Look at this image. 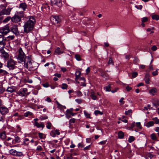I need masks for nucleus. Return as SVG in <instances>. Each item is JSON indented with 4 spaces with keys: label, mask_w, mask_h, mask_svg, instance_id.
<instances>
[{
    "label": "nucleus",
    "mask_w": 159,
    "mask_h": 159,
    "mask_svg": "<svg viewBox=\"0 0 159 159\" xmlns=\"http://www.w3.org/2000/svg\"><path fill=\"white\" fill-rule=\"evenodd\" d=\"M27 5L25 3H21L19 6V8L22 9L24 11L27 8Z\"/></svg>",
    "instance_id": "nucleus-20"
},
{
    "label": "nucleus",
    "mask_w": 159,
    "mask_h": 159,
    "mask_svg": "<svg viewBox=\"0 0 159 159\" xmlns=\"http://www.w3.org/2000/svg\"><path fill=\"white\" fill-rule=\"evenodd\" d=\"M101 75L104 79L105 80H106L108 79L109 77L108 75L103 71L101 72Z\"/></svg>",
    "instance_id": "nucleus-18"
},
{
    "label": "nucleus",
    "mask_w": 159,
    "mask_h": 159,
    "mask_svg": "<svg viewBox=\"0 0 159 159\" xmlns=\"http://www.w3.org/2000/svg\"><path fill=\"white\" fill-rule=\"evenodd\" d=\"M9 152L12 155L17 157H20L23 155V153L22 152H17L16 150L13 149L10 150L9 151Z\"/></svg>",
    "instance_id": "nucleus-8"
},
{
    "label": "nucleus",
    "mask_w": 159,
    "mask_h": 159,
    "mask_svg": "<svg viewBox=\"0 0 159 159\" xmlns=\"http://www.w3.org/2000/svg\"><path fill=\"white\" fill-rule=\"evenodd\" d=\"M39 137L40 139H43V134L42 133H39L38 134Z\"/></svg>",
    "instance_id": "nucleus-58"
},
{
    "label": "nucleus",
    "mask_w": 159,
    "mask_h": 159,
    "mask_svg": "<svg viewBox=\"0 0 159 159\" xmlns=\"http://www.w3.org/2000/svg\"><path fill=\"white\" fill-rule=\"evenodd\" d=\"M15 89L13 87H8L6 89L7 92L10 93H12L15 91Z\"/></svg>",
    "instance_id": "nucleus-19"
},
{
    "label": "nucleus",
    "mask_w": 159,
    "mask_h": 159,
    "mask_svg": "<svg viewBox=\"0 0 159 159\" xmlns=\"http://www.w3.org/2000/svg\"><path fill=\"white\" fill-rule=\"evenodd\" d=\"M104 89L106 91H111V85L109 84L104 88Z\"/></svg>",
    "instance_id": "nucleus-31"
},
{
    "label": "nucleus",
    "mask_w": 159,
    "mask_h": 159,
    "mask_svg": "<svg viewBox=\"0 0 159 159\" xmlns=\"http://www.w3.org/2000/svg\"><path fill=\"white\" fill-rule=\"evenodd\" d=\"M11 30L15 34H19V32L18 30L17 26L16 25H13L11 28Z\"/></svg>",
    "instance_id": "nucleus-14"
},
{
    "label": "nucleus",
    "mask_w": 159,
    "mask_h": 159,
    "mask_svg": "<svg viewBox=\"0 0 159 159\" xmlns=\"http://www.w3.org/2000/svg\"><path fill=\"white\" fill-rule=\"evenodd\" d=\"M148 18L146 17H144L142 19V22H144L147 21L148 20Z\"/></svg>",
    "instance_id": "nucleus-60"
},
{
    "label": "nucleus",
    "mask_w": 159,
    "mask_h": 159,
    "mask_svg": "<svg viewBox=\"0 0 159 159\" xmlns=\"http://www.w3.org/2000/svg\"><path fill=\"white\" fill-rule=\"evenodd\" d=\"M94 113L96 115H97L98 114H100V115H102L103 114V113L102 112H101L98 110L95 111H94Z\"/></svg>",
    "instance_id": "nucleus-44"
},
{
    "label": "nucleus",
    "mask_w": 159,
    "mask_h": 159,
    "mask_svg": "<svg viewBox=\"0 0 159 159\" xmlns=\"http://www.w3.org/2000/svg\"><path fill=\"white\" fill-rule=\"evenodd\" d=\"M51 2L52 5H55L58 7H60L61 6L60 0H51Z\"/></svg>",
    "instance_id": "nucleus-13"
},
{
    "label": "nucleus",
    "mask_w": 159,
    "mask_h": 159,
    "mask_svg": "<svg viewBox=\"0 0 159 159\" xmlns=\"http://www.w3.org/2000/svg\"><path fill=\"white\" fill-rule=\"evenodd\" d=\"M126 89L127 91H129L132 89V88L129 87V86H127L126 87Z\"/></svg>",
    "instance_id": "nucleus-61"
},
{
    "label": "nucleus",
    "mask_w": 159,
    "mask_h": 159,
    "mask_svg": "<svg viewBox=\"0 0 159 159\" xmlns=\"http://www.w3.org/2000/svg\"><path fill=\"white\" fill-rule=\"evenodd\" d=\"M47 125H46V127L49 129H50L52 124L51 123L49 122H48L47 123Z\"/></svg>",
    "instance_id": "nucleus-41"
},
{
    "label": "nucleus",
    "mask_w": 159,
    "mask_h": 159,
    "mask_svg": "<svg viewBox=\"0 0 159 159\" xmlns=\"http://www.w3.org/2000/svg\"><path fill=\"white\" fill-rule=\"evenodd\" d=\"M134 140V138L132 136H130L129 139L128 141L129 143H131Z\"/></svg>",
    "instance_id": "nucleus-37"
},
{
    "label": "nucleus",
    "mask_w": 159,
    "mask_h": 159,
    "mask_svg": "<svg viewBox=\"0 0 159 159\" xmlns=\"http://www.w3.org/2000/svg\"><path fill=\"white\" fill-rule=\"evenodd\" d=\"M63 52V51L61 50L59 47H57L55 50V53L58 55H60Z\"/></svg>",
    "instance_id": "nucleus-21"
},
{
    "label": "nucleus",
    "mask_w": 159,
    "mask_h": 159,
    "mask_svg": "<svg viewBox=\"0 0 159 159\" xmlns=\"http://www.w3.org/2000/svg\"><path fill=\"white\" fill-rule=\"evenodd\" d=\"M157 49V47L155 46V45H154L151 48V49L153 51H155Z\"/></svg>",
    "instance_id": "nucleus-54"
},
{
    "label": "nucleus",
    "mask_w": 159,
    "mask_h": 159,
    "mask_svg": "<svg viewBox=\"0 0 159 159\" xmlns=\"http://www.w3.org/2000/svg\"><path fill=\"white\" fill-rule=\"evenodd\" d=\"M35 20L32 16L30 17L29 20L25 22L24 25V32L28 33L32 30L34 27V24Z\"/></svg>",
    "instance_id": "nucleus-1"
},
{
    "label": "nucleus",
    "mask_w": 159,
    "mask_h": 159,
    "mask_svg": "<svg viewBox=\"0 0 159 159\" xmlns=\"http://www.w3.org/2000/svg\"><path fill=\"white\" fill-rule=\"evenodd\" d=\"M112 58H109V59L108 61V64H112Z\"/></svg>",
    "instance_id": "nucleus-63"
},
{
    "label": "nucleus",
    "mask_w": 159,
    "mask_h": 159,
    "mask_svg": "<svg viewBox=\"0 0 159 159\" xmlns=\"http://www.w3.org/2000/svg\"><path fill=\"white\" fill-rule=\"evenodd\" d=\"M151 139L153 140H155L157 139L156 136L154 134H151Z\"/></svg>",
    "instance_id": "nucleus-46"
},
{
    "label": "nucleus",
    "mask_w": 159,
    "mask_h": 159,
    "mask_svg": "<svg viewBox=\"0 0 159 159\" xmlns=\"http://www.w3.org/2000/svg\"><path fill=\"white\" fill-rule=\"evenodd\" d=\"M0 52L2 54V56L5 58H6L9 57V55L8 54L5 52L3 50H1Z\"/></svg>",
    "instance_id": "nucleus-22"
},
{
    "label": "nucleus",
    "mask_w": 159,
    "mask_h": 159,
    "mask_svg": "<svg viewBox=\"0 0 159 159\" xmlns=\"http://www.w3.org/2000/svg\"><path fill=\"white\" fill-rule=\"evenodd\" d=\"M157 92V90L156 89L153 88L149 90V93L152 95H154Z\"/></svg>",
    "instance_id": "nucleus-23"
},
{
    "label": "nucleus",
    "mask_w": 159,
    "mask_h": 159,
    "mask_svg": "<svg viewBox=\"0 0 159 159\" xmlns=\"http://www.w3.org/2000/svg\"><path fill=\"white\" fill-rule=\"evenodd\" d=\"M136 126L139 129H141V124L140 122L136 123Z\"/></svg>",
    "instance_id": "nucleus-51"
},
{
    "label": "nucleus",
    "mask_w": 159,
    "mask_h": 159,
    "mask_svg": "<svg viewBox=\"0 0 159 159\" xmlns=\"http://www.w3.org/2000/svg\"><path fill=\"white\" fill-rule=\"evenodd\" d=\"M5 89L2 86H0V94H2L5 91Z\"/></svg>",
    "instance_id": "nucleus-39"
},
{
    "label": "nucleus",
    "mask_w": 159,
    "mask_h": 159,
    "mask_svg": "<svg viewBox=\"0 0 159 159\" xmlns=\"http://www.w3.org/2000/svg\"><path fill=\"white\" fill-rule=\"evenodd\" d=\"M6 39H4V37L2 35H0V45H1V48H4L6 44Z\"/></svg>",
    "instance_id": "nucleus-10"
},
{
    "label": "nucleus",
    "mask_w": 159,
    "mask_h": 159,
    "mask_svg": "<svg viewBox=\"0 0 159 159\" xmlns=\"http://www.w3.org/2000/svg\"><path fill=\"white\" fill-rule=\"evenodd\" d=\"M50 20L54 24H57L60 21V19L59 18L58 16H54L51 17Z\"/></svg>",
    "instance_id": "nucleus-9"
},
{
    "label": "nucleus",
    "mask_w": 159,
    "mask_h": 159,
    "mask_svg": "<svg viewBox=\"0 0 159 159\" xmlns=\"http://www.w3.org/2000/svg\"><path fill=\"white\" fill-rule=\"evenodd\" d=\"M75 101L79 103H80L82 102V100L81 99H76Z\"/></svg>",
    "instance_id": "nucleus-62"
},
{
    "label": "nucleus",
    "mask_w": 159,
    "mask_h": 159,
    "mask_svg": "<svg viewBox=\"0 0 159 159\" xmlns=\"http://www.w3.org/2000/svg\"><path fill=\"white\" fill-rule=\"evenodd\" d=\"M150 75L148 73L146 74L144 78V80L146 84H149Z\"/></svg>",
    "instance_id": "nucleus-15"
},
{
    "label": "nucleus",
    "mask_w": 159,
    "mask_h": 159,
    "mask_svg": "<svg viewBox=\"0 0 159 159\" xmlns=\"http://www.w3.org/2000/svg\"><path fill=\"white\" fill-rule=\"evenodd\" d=\"M84 114L85 116L87 118H91V117L90 116V115L88 112H86L85 111H84Z\"/></svg>",
    "instance_id": "nucleus-36"
},
{
    "label": "nucleus",
    "mask_w": 159,
    "mask_h": 159,
    "mask_svg": "<svg viewBox=\"0 0 159 159\" xmlns=\"http://www.w3.org/2000/svg\"><path fill=\"white\" fill-rule=\"evenodd\" d=\"M76 93L78 96L81 97L82 95V93L80 91H77Z\"/></svg>",
    "instance_id": "nucleus-50"
},
{
    "label": "nucleus",
    "mask_w": 159,
    "mask_h": 159,
    "mask_svg": "<svg viewBox=\"0 0 159 159\" xmlns=\"http://www.w3.org/2000/svg\"><path fill=\"white\" fill-rule=\"evenodd\" d=\"M8 73L6 70L0 69V75H7Z\"/></svg>",
    "instance_id": "nucleus-29"
},
{
    "label": "nucleus",
    "mask_w": 159,
    "mask_h": 159,
    "mask_svg": "<svg viewBox=\"0 0 159 159\" xmlns=\"http://www.w3.org/2000/svg\"><path fill=\"white\" fill-rule=\"evenodd\" d=\"M10 29L8 25L2 28L0 30V32L3 35L6 34L10 31Z\"/></svg>",
    "instance_id": "nucleus-7"
},
{
    "label": "nucleus",
    "mask_w": 159,
    "mask_h": 159,
    "mask_svg": "<svg viewBox=\"0 0 159 159\" xmlns=\"http://www.w3.org/2000/svg\"><path fill=\"white\" fill-rule=\"evenodd\" d=\"M106 143V141H103L100 142L99 143L101 145H104Z\"/></svg>",
    "instance_id": "nucleus-64"
},
{
    "label": "nucleus",
    "mask_w": 159,
    "mask_h": 159,
    "mask_svg": "<svg viewBox=\"0 0 159 159\" xmlns=\"http://www.w3.org/2000/svg\"><path fill=\"white\" fill-rule=\"evenodd\" d=\"M24 13L23 11L17 12L11 18V21L13 22L17 23L20 21L21 18L24 17Z\"/></svg>",
    "instance_id": "nucleus-5"
},
{
    "label": "nucleus",
    "mask_w": 159,
    "mask_h": 159,
    "mask_svg": "<svg viewBox=\"0 0 159 159\" xmlns=\"http://www.w3.org/2000/svg\"><path fill=\"white\" fill-rule=\"evenodd\" d=\"M150 106H151L150 105H148L147 107H144L143 110H148V109H150Z\"/></svg>",
    "instance_id": "nucleus-49"
},
{
    "label": "nucleus",
    "mask_w": 159,
    "mask_h": 159,
    "mask_svg": "<svg viewBox=\"0 0 159 159\" xmlns=\"http://www.w3.org/2000/svg\"><path fill=\"white\" fill-rule=\"evenodd\" d=\"M26 59H27V60L26 63H24L25 67L30 70L36 69L38 67L37 63L32 61L31 58L29 57H27Z\"/></svg>",
    "instance_id": "nucleus-2"
},
{
    "label": "nucleus",
    "mask_w": 159,
    "mask_h": 159,
    "mask_svg": "<svg viewBox=\"0 0 159 159\" xmlns=\"http://www.w3.org/2000/svg\"><path fill=\"white\" fill-rule=\"evenodd\" d=\"M8 109L6 107H0V112L2 115H4L8 112Z\"/></svg>",
    "instance_id": "nucleus-12"
},
{
    "label": "nucleus",
    "mask_w": 159,
    "mask_h": 159,
    "mask_svg": "<svg viewBox=\"0 0 159 159\" xmlns=\"http://www.w3.org/2000/svg\"><path fill=\"white\" fill-rule=\"evenodd\" d=\"M29 139L27 138H26L25 139V140L24 142V144L25 145H27L28 144V143H26V142L29 141Z\"/></svg>",
    "instance_id": "nucleus-48"
},
{
    "label": "nucleus",
    "mask_w": 159,
    "mask_h": 159,
    "mask_svg": "<svg viewBox=\"0 0 159 159\" xmlns=\"http://www.w3.org/2000/svg\"><path fill=\"white\" fill-rule=\"evenodd\" d=\"M158 69H157L155 71H153L152 72V74L153 76H155L158 75Z\"/></svg>",
    "instance_id": "nucleus-43"
},
{
    "label": "nucleus",
    "mask_w": 159,
    "mask_h": 159,
    "mask_svg": "<svg viewBox=\"0 0 159 159\" xmlns=\"http://www.w3.org/2000/svg\"><path fill=\"white\" fill-rule=\"evenodd\" d=\"M4 120V117L0 114V121H3Z\"/></svg>",
    "instance_id": "nucleus-53"
},
{
    "label": "nucleus",
    "mask_w": 159,
    "mask_h": 159,
    "mask_svg": "<svg viewBox=\"0 0 159 159\" xmlns=\"http://www.w3.org/2000/svg\"><path fill=\"white\" fill-rule=\"evenodd\" d=\"M118 137L119 139H122L123 138L124 134L122 131H120L118 133Z\"/></svg>",
    "instance_id": "nucleus-26"
},
{
    "label": "nucleus",
    "mask_w": 159,
    "mask_h": 159,
    "mask_svg": "<svg viewBox=\"0 0 159 159\" xmlns=\"http://www.w3.org/2000/svg\"><path fill=\"white\" fill-rule=\"evenodd\" d=\"M0 137L2 139H4L6 138V134L4 132H2L0 134Z\"/></svg>",
    "instance_id": "nucleus-32"
},
{
    "label": "nucleus",
    "mask_w": 159,
    "mask_h": 159,
    "mask_svg": "<svg viewBox=\"0 0 159 159\" xmlns=\"http://www.w3.org/2000/svg\"><path fill=\"white\" fill-rule=\"evenodd\" d=\"M28 57H26L22 49L20 48L18 51V54L17 55V59L20 61L21 62H24L25 63L27 60L26 59Z\"/></svg>",
    "instance_id": "nucleus-3"
},
{
    "label": "nucleus",
    "mask_w": 159,
    "mask_h": 159,
    "mask_svg": "<svg viewBox=\"0 0 159 159\" xmlns=\"http://www.w3.org/2000/svg\"><path fill=\"white\" fill-rule=\"evenodd\" d=\"M138 75V73L136 72H134L132 73V77L133 78L136 77Z\"/></svg>",
    "instance_id": "nucleus-55"
},
{
    "label": "nucleus",
    "mask_w": 159,
    "mask_h": 159,
    "mask_svg": "<svg viewBox=\"0 0 159 159\" xmlns=\"http://www.w3.org/2000/svg\"><path fill=\"white\" fill-rule=\"evenodd\" d=\"M34 125L38 128L42 127L43 129L44 127V124L41 122H40V123H38L37 122H35Z\"/></svg>",
    "instance_id": "nucleus-17"
},
{
    "label": "nucleus",
    "mask_w": 159,
    "mask_h": 159,
    "mask_svg": "<svg viewBox=\"0 0 159 159\" xmlns=\"http://www.w3.org/2000/svg\"><path fill=\"white\" fill-rule=\"evenodd\" d=\"M42 148L40 146H38L37 148V150L38 151H42Z\"/></svg>",
    "instance_id": "nucleus-57"
},
{
    "label": "nucleus",
    "mask_w": 159,
    "mask_h": 159,
    "mask_svg": "<svg viewBox=\"0 0 159 159\" xmlns=\"http://www.w3.org/2000/svg\"><path fill=\"white\" fill-rule=\"evenodd\" d=\"M14 37L13 36L11 35V36H9L7 37V38L9 40H11L13 39Z\"/></svg>",
    "instance_id": "nucleus-56"
},
{
    "label": "nucleus",
    "mask_w": 159,
    "mask_h": 159,
    "mask_svg": "<svg viewBox=\"0 0 159 159\" xmlns=\"http://www.w3.org/2000/svg\"><path fill=\"white\" fill-rule=\"evenodd\" d=\"M75 119H74V118H72V119H70V120L69 124H70V128H71V125H70L71 123H75Z\"/></svg>",
    "instance_id": "nucleus-40"
},
{
    "label": "nucleus",
    "mask_w": 159,
    "mask_h": 159,
    "mask_svg": "<svg viewBox=\"0 0 159 159\" xmlns=\"http://www.w3.org/2000/svg\"><path fill=\"white\" fill-rule=\"evenodd\" d=\"M135 7L138 9L141 10L142 8V6L141 5L139 6H135Z\"/></svg>",
    "instance_id": "nucleus-59"
},
{
    "label": "nucleus",
    "mask_w": 159,
    "mask_h": 159,
    "mask_svg": "<svg viewBox=\"0 0 159 159\" xmlns=\"http://www.w3.org/2000/svg\"><path fill=\"white\" fill-rule=\"evenodd\" d=\"M60 134V133L57 130H52L50 133V135L52 137H55L56 134L59 135Z\"/></svg>",
    "instance_id": "nucleus-16"
},
{
    "label": "nucleus",
    "mask_w": 159,
    "mask_h": 159,
    "mask_svg": "<svg viewBox=\"0 0 159 159\" xmlns=\"http://www.w3.org/2000/svg\"><path fill=\"white\" fill-rule=\"evenodd\" d=\"M75 57L76 59L78 61H80L81 60L80 56L79 54H75Z\"/></svg>",
    "instance_id": "nucleus-42"
},
{
    "label": "nucleus",
    "mask_w": 159,
    "mask_h": 159,
    "mask_svg": "<svg viewBox=\"0 0 159 159\" xmlns=\"http://www.w3.org/2000/svg\"><path fill=\"white\" fill-rule=\"evenodd\" d=\"M132 110H129L128 111H125V114L126 115H128L132 113Z\"/></svg>",
    "instance_id": "nucleus-52"
},
{
    "label": "nucleus",
    "mask_w": 159,
    "mask_h": 159,
    "mask_svg": "<svg viewBox=\"0 0 159 159\" xmlns=\"http://www.w3.org/2000/svg\"><path fill=\"white\" fill-rule=\"evenodd\" d=\"M159 16L158 15H154L152 16V18L153 19L158 20H159Z\"/></svg>",
    "instance_id": "nucleus-34"
},
{
    "label": "nucleus",
    "mask_w": 159,
    "mask_h": 159,
    "mask_svg": "<svg viewBox=\"0 0 159 159\" xmlns=\"http://www.w3.org/2000/svg\"><path fill=\"white\" fill-rule=\"evenodd\" d=\"M67 85L66 84H63L61 87V88L63 89H66L67 88Z\"/></svg>",
    "instance_id": "nucleus-38"
},
{
    "label": "nucleus",
    "mask_w": 159,
    "mask_h": 159,
    "mask_svg": "<svg viewBox=\"0 0 159 159\" xmlns=\"http://www.w3.org/2000/svg\"><path fill=\"white\" fill-rule=\"evenodd\" d=\"M90 96L93 100H97L98 99L97 98L95 95V93L93 91L91 92Z\"/></svg>",
    "instance_id": "nucleus-24"
},
{
    "label": "nucleus",
    "mask_w": 159,
    "mask_h": 159,
    "mask_svg": "<svg viewBox=\"0 0 159 159\" xmlns=\"http://www.w3.org/2000/svg\"><path fill=\"white\" fill-rule=\"evenodd\" d=\"M27 91L26 88H23L21 89L18 92L17 94L21 96H24L26 94V92Z\"/></svg>",
    "instance_id": "nucleus-11"
},
{
    "label": "nucleus",
    "mask_w": 159,
    "mask_h": 159,
    "mask_svg": "<svg viewBox=\"0 0 159 159\" xmlns=\"http://www.w3.org/2000/svg\"><path fill=\"white\" fill-rule=\"evenodd\" d=\"M153 104L156 107L159 106V100L157 99L154 100L153 102Z\"/></svg>",
    "instance_id": "nucleus-28"
},
{
    "label": "nucleus",
    "mask_w": 159,
    "mask_h": 159,
    "mask_svg": "<svg viewBox=\"0 0 159 159\" xmlns=\"http://www.w3.org/2000/svg\"><path fill=\"white\" fill-rule=\"evenodd\" d=\"M41 7L44 11H45L44 9H46V11L49 10V6L47 4L43 5Z\"/></svg>",
    "instance_id": "nucleus-25"
},
{
    "label": "nucleus",
    "mask_w": 159,
    "mask_h": 159,
    "mask_svg": "<svg viewBox=\"0 0 159 159\" xmlns=\"http://www.w3.org/2000/svg\"><path fill=\"white\" fill-rule=\"evenodd\" d=\"M133 61H133L134 63V64H136L137 63L139 62V59L137 57H135L134 58V59Z\"/></svg>",
    "instance_id": "nucleus-45"
},
{
    "label": "nucleus",
    "mask_w": 159,
    "mask_h": 159,
    "mask_svg": "<svg viewBox=\"0 0 159 159\" xmlns=\"http://www.w3.org/2000/svg\"><path fill=\"white\" fill-rule=\"evenodd\" d=\"M154 124V122L153 121H149L146 124V126L149 127L152 126Z\"/></svg>",
    "instance_id": "nucleus-30"
},
{
    "label": "nucleus",
    "mask_w": 159,
    "mask_h": 159,
    "mask_svg": "<svg viewBox=\"0 0 159 159\" xmlns=\"http://www.w3.org/2000/svg\"><path fill=\"white\" fill-rule=\"evenodd\" d=\"M32 114V113L28 111L26 113H25L24 114L25 116L26 117L28 116L29 115H31Z\"/></svg>",
    "instance_id": "nucleus-47"
},
{
    "label": "nucleus",
    "mask_w": 159,
    "mask_h": 159,
    "mask_svg": "<svg viewBox=\"0 0 159 159\" xmlns=\"http://www.w3.org/2000/svg\"><path fill=\"white\" fill-rule=\"evenodd\" d=\"M80 74L81 72L80 71H77L76 72L75 74L76 77L75 80L80 79Z\"/></svg>",
    "instance_id": "nucleus-27"
},
{
    "label": "nucleus",
    "mask_w": 159,
    "mask_h": 159,
    "mask_svg": "<svg viewBox=\"0 0 159 159\" xmlns=\"http://www.w3.org/2000/svg\"><path fill=\"white\" fill-rule=\"evenodd\" d=\"M16 63L12 59L9 60L7 62V66L9 69H13L15 67Z\"/></svg>",
    "instance_id": "nucleus-6"
},
{
    "label": "nucleus",
    "mask_w": 159,
    "mask_h": 159,
    "mask_svg": "<svg viewBox=\"0 0 159 159\" xmlns=\"http://www.w3.org/2000/svg\"><path fill=\"white\" fill-rule=\"evenodd\" d=\"M152 120L155 121L156 124H158L159 123V119H158L157 117H155L153 118H152Z\"/></svg>",
    "instance_id": "nucleus-33"
},
{
    "label": "nucleus",
    "mask_w": 159,
    "mask_h": 159,
    "mask_svg": "<svg viewBox=\"0 0 159 159\" xmlns=\"http://www.w3.org/2000/svg\"><path fill=\"white\" fill-rule=\"evenodd\" d=\"M11 17L10 16H7L5 18L4 20H3V23H7V22L10 19Z\"/></svg>",
    "instance_id": "nucleus-35"
},
{
    "label": "nucleus",
    "mask_w": 159,
    "mask_h": 159,
    "mask_svg": "<svg viewBox=\"0 0 159 159\" xmlns=\"http://www.w3.org/2000/svg\"><path fill=\"white\" fill-rule=\"evenodd\" d=\"M6 6L1 5L0 6V15H9L10 14L12 8L8 7L6 8Z\"/></svg>",
    "instance_id": "nucleus-4"
}]
</instances>
